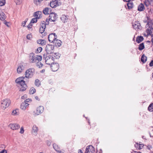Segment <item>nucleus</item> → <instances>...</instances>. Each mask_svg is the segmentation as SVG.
I'll return each mask as SVG.
<instances>
[{
    "label": "nucleus",
    "mask_w": 153,
    "mask_h": 153,
    "mask_svg": "<svg viewBox=\"0 0 153 153\" xmlns=\"http://www.w3.org/2000/svg\"><path fill=\"white\" fill-rule=\"evenodd\" d=\"M5 4V0H0V6L4 5Z\"/></svg>",
    "instance_id": "obj_38"
},
{
    "label": "nucleus",
    "mask_w": 153,
    "mask_h": 153,
    "mask_svg": "<svg viewBox=\"0 0 153 153\" xmlns=\"http://www.w3.org/2000/svg\"><path fill=\"white\" fill-rule=\"evenodd\" d=\"M142 28V27L138 21H137L134 22V29H137L138 30H141Z\"/></svg>",
    "instance_id": "obj_16"
},
{
    "label": "nucleus",
    "mask_w": 153,
    "mask_h": 153,
    "mask_svg": "<svg viewBox=\"0 0 153 153\" xmlns=\"http://www.w3.org/2000/svg\"><path fill=\"white\" fill-rule=\"evenodd\" d=\"M42 12L40 11H38L34 13V16L37 19H39L41 17Z\"/></svg>",
    "instance_id": "obj_21"
},
{
    "label": "nucleus",
    "mask_w": 153,
    "mask_h": 153,
    "mask_svg": "<svg viewBox=\"0 0 153 153\" xmlns=\"http://www.w3.org/2000/svg\"><path fill=\"white\" fill-rule=\"evenodd\" d=\"M36 66L39 68H40L42 67L43 64L41 62L38 61L36 63Z\"/></svg>",
    "instance_id": "obj_37"
},
{
    "label": "nucleus",
    "mask_w": 153,
    "mask_h": 153,
    "mask_svg": "<svg viewBox=\"0 0 153 153\" xmlns=\"http://www.w3.org/2000/svg\"><path fill=\"white\" fill-rule=\"evenodd\" d=\"M78 153H83L82 150L81 149L79 150Z\"/></svg>",
    "instance_id": "obj_59"
},
{
    "label": "nucleus",
    "mask_w": 153,
    "mask_h": 153,
    "mask_svg": "<svg viewBox=\"0 0 153 153\" xmlns=\"http://www.w3.org/2000/svg\"><path fill=\"white\" fill-rule=\"evenodd\" d=\"M144 4L146 7H148L149 5L153 6V0H146L144 1Z\"/></svg>",
    "instance_id": "obj_18"
},
{
    "label": "nucleus",
    "mask_w": 153,
    "mask_h": 153,
    "mask_svg": "<svg viewBox=\"0 0 153 153\" xmlns=\"http://www.w3.org/2000/svg\"><path fill=\"white\" fill-rule=\"evenodd\" d=\"M38 130V127L36 125H34L33 127L32 133L35 135H36L37 134Z\"/></svg>",
    "instance_id": "obj_17"
},
{
    "label": "nucleus",
    "mask_w": 153,
    "mask_h": 153,
    "mask_svg": "<svg viewBox=\"0 0 153 153\" xmlns=\"http://www.w3.org/2000/svg\"><path fill=\"white\" fill-rule=\"evenodd\" d=\"M24 128L23 127H22L21 128L19 132L21 134H23L24 133Z\"/></svg>",
    "instance_id": "obj_44"
},
{
    "label": "nucleus",
    "mask_w": 153,
    "mask_h": 153,
    "mask_svg": "<svg viewBox=\"0 0 153 153\" xmlns=\"http://www.w3.org/2000/svg\"><path fill=\"white\" fill-rule=\"evenodd\" d=\"M35 85L37 86H39L40 85V83L39 80L38 79H36L35 81Z\"/></svg>",
    "instance_id": "obj_36"
},
{
    "label": "nucleus",
    "mask_w": 153,
    "mask_h": 153,
    "mask_svg": "<svg viewBox=\"0 0 153 153\" xmlns=\"http://www.w3.org/2000/svg\"><path fill=\"white\" fill-rule=\"evenodd\" d=\"M46 143L47 145L48 146H50L51 144V142L49 140H47L46 141Z\"/></svg>",
    "instance_id": "obj_45"
},
{
    "label": "nucleus",
    "mask_w": 153,
    "mask_h": 153,
    "mask_svg": "<svg viewBox=\"0 0 153 153\" xmlns=\"http://www.w3.org/2000/svg\"><path fill=\"white\" fill-rule=\"evenodd\" d=\"M6 17V16L3 12H0V20L3 21L5 19Z\"/></svg>",
    "instance_id": "obj_27"
},
{
    "label": "nucleus",
    "mask_w": 153,
    "mask_h": 153,
    "mask_svg": "<svg viewBox=\"0 0 153 153\" xmlns=\"http://www.w3.org/2000/svg\"><path fill=\"white\" fill-rule=\"evenodd\" d=\"M148 110L150 111H153V103H151L149 106Z\"/></svg>",
    "instance_id": "obj_32"
},
{
    "label": "nucleus",
    "mask_w": 153,
    "mask_h": 153,
    "mask_svg": "<svg viewBox=\"0 0 153 153\" xmlns=\"http://www.w3.org/2000/svg\"><path fill=\"white\" fill-rule=\"evenodd\" d=\"M30 101V99H26L25 100L24 102H26V103H27L29 102Z\"/></svg>",
    "instance_id": "obj_55"
},
{
    "label": "nucleus",
    "mask_w": 153,
    "mask_h": 153,
    "mask_svg": "<svg viewBox=\"0 0 153 153\" xmlns=\"http://www.w3.org/2000/svg\"><path fill=\"white\" fill-rule=\"evenodd\" d=\"M0 153H7V152L6 150L3 149L0 152Z\"/></svg>",
    "instance_id": "obj_52"
},
{
    "label": "nucleus",
    "mask_w": 153,
    "mask_h": 153,
    "mask_svg": "<svg viewBox=\"0 0 153 153\" xmlns=\"http://www.w3.org/2000/svg\"><path fill=\"white\" fill-rule=\"evenodd\" d=\"M8 126L11 129L13 130H17L20 127V126L18 124L16 123H10L9 125Z\"/></svg>",
    "instance_id": "obj_13"
},
{
    "label": "nucleus",
    "mask_w": 153,
    "mask_h": 153,
    "mask_svg": "<svg viewBox=\"0 0 153 153\" xmlns=\"http://www.w3.org/2000/svg\"><path fill=\"white\" fill-rule=\"evenodd\" d=\"M26 21L23 22L22 23V25L23 26H24L26 24Z\"/></svg>",
    "instance_id": "obj_56"
},
{
    "label": "nucleus",
    "mask_w": 153,
    "mask_h": 153,
    "mask_svg": "<svg viewBox=\"0 0 153 153\" xmlns=\"http://www.w3.org/2000/svg\"><path fill=\"white\" fill-rule=\"evenodd\" d=\"M37 43L39 44L43 45L46 44V42L44 40L39 39L37 41Z\"/></svg>",
    "instance_id": "obj_28"
},
{
    "label": "nucleus",
    "mask_w": 153,
    "mask_h": 153,
    "mask_svg": "<svg viewBox=\"0 0 153 153\" xmlns=\"http://www.w3.org/2000/svg\"><path fill=\"white\" fill-rule=\"evenodd\" d=\"M32 37V36L31 34H28L27 36V38L28 39H30Z\"/></svg>",
    "instance_id": "obj_46"
},
{
    "label": "nucleus",
    "mask_w": 153,
    "mask_h": 153,
    "mask_svg": "<svg viewBox=\"0 0 153 153\" xmlns=\"http://www.w3.org/2000/svg\"><path fill=\"white\" fill-rule=\"evenodd\" d=\"M54 54L56 56H54L56 57V59H58L59 58L60 56L59 55L58 53H55Z\"/></svg>",
    "instance_id": "obj_49"
},
{
    "label": "nucleus",
    "mask_w": 153,
    "mask_h": 153,
    "mask_svg": "<svg viewBox=\"0 0 153 153\" xmlns=\"http://www.w3.org/2000/svg\"><path fill=\"white\" fill-rule=\"evenodd\" d=\"M99 153H102V149H100V151L99 152Z\"/></svg>",
    "instance_id": "obj_62"
},
{
    "label": "nucleus",
    "mask_w": 153,
    "mask_h": 153,
    "mask_svg": "<svg viewBox=\"0 0 153 153\" xmlns=\"http://www.w3.org/2000/svg\"><path fill=\"white\" fill-rule=\"evenodd\" d=\"M38 153H43V152H39Z\"/></svg>",
    "instance_id": "obj_64"
},
{
    "label": "nucleus",
    "mask_w": 153,
    "mask_h": 153,
    "mask_svg": "<svg viewBox=\"0 0 153 153\" xmlns=\"http://www.w3.org/2000/svg\"><path fill=\"white\" fill-rule=\"evenodd\" d=\"M11 103V101L9 99H5L2 101L1 107L2 109L4 110L8 107Z\"/></svg>",
    "instance_id": "obj_6"
},
{
    "label": "nucleus",
    "mask_w": 153,
    "mask_h": 153,
    "mask_svg": "<svg viewBox=\"0 0 153 153\" xmlns=\"http://www.w3.org/2000/svg\"><path fill=\"white\" fill-rule=\"evenodd\" d=\"M35 99H36V100H39V98L37 96H36L35 97Z\"/></svg>",
    "instance_id": "obj_57"
},
{
    "label": "nucleus",
    "mask_w": 153,
    "mask_h": 153,
    "mask_svg": "<svg viewBox=\"0 0 153 153\" xmlns=\"http://www.w3.org/2000/svg\"><path fill=\"white\" fill-rule=\"evenodd\" d=\"M68 16L65 15H62L60 18L61 20L63 23H65L67 22L68 20Z\"/></svg>",
    "instance_id": "obj_19"
},
{
    "label": "nucleus",
    "mask_w": 153,
    "mask_h": 153,
    "mask_svg": "<svg viewBox=\"0 0 153 153\" xmlns=\"http://www.w3.org/2000/svg\"><path fill=\"white\" fill-rule=\"evenodd\" d=\"M43 0H34V4L37 5L38 4L40 3Z\"/></svg>",
    "instance_id": "obj_39"
},
{
    "label": "nucleus",
    "mask_w": 153,
    "mask_h": 153,
    "mask_svg": "<svg viewBox=\"0 0 153 153\" xmlns=\"http://www.w3.org/2000/svg\"><path fill=\"white\" fill-rule=\"evenodd\" d=\"M60 3H58V1L57 0H55L52 1L50 3V6L52 8H54L59 6V5Z\"/></svg>",
    "instance_id": "obj_14"
},
{
    "label": "nucleus",
    "mask_w": 153,
    "mask_h": 153,
    "mask_svg": "<svg viewBox=\"0 0 153 153\" xmlns=\"http://www.w3.org/2000/svg\"><path fill=\"white\" fill-rule=\"evenodd\" d=\"M51 67L53 71H56L59 69V65L57 63H53L51 64Z\"/></svg>",
    "instance_id": "obj_12"
},
{
    "label": "nucleus",
    "mask_w": 153,
    "mask_h": 153,
    "mask_svg": "<svg viewBox=\"0 0 153 153\" xmlns=\"http://www.w3.org/2000/svg\"><path fill=\"white\" fill-rule=\"evenodd\" d=\"M25 77H21L16 79L15 80L16 83L20 85V90L21 91H25L27 88V86L24 80Z\"/></svg>",
    "instance_id": "obj_2"
},
{
    "label": "nucleus",
    "mask_w": 153,
    "mask_h": 153,
    "mask_svg": "<svg viewBox=\"0 0 153 153\" xmlns=\"http://www.w3.org/2000/svg\"><path fill=\"white\" fill-rule=\"evenodd\" d=\"M26 97V95H24L23 96H22V99H24Z\"/></svg>",
    "instance_id": "obj_58"
},
{
    "label": "nucleus",
    "mask_w": 153,
    "mask_h": 153,
    "mask_svg": "<svg viewBox=\"0 0 153 153\" xmlns=\"http://www.w3.org/2000/svg\"><path fill=\"white\" fill-rule=\"evenodd\" d=\"M42 50V48L41 47H38L37 49V51L39 53Z\"/></svg>",
    "instance_id": "obj_48"
},
{
    "label": "nucleus",
    "mask_w": 153,
    "mask_h": 153,
    "mask_svg": "<svg viewBox=\"0 0 153 153\" xmlns=\"http://www.w3.org/2000/svg\"><path fill=\"white\" fill-rule=\"evenodd\" d=\"M51 11V9L47 7L44 9L43 12L45 15H47L50 14Z\"/></svg>",
    "instance_id": "obj_24"
},
{
    "label": "nucleus",
    "mask_w": 153,
    "mask_h": 153,
    "mask_svg": "<svg viewBox=\"0 0 153 153\" xmlns=\"http://www.w3.org/2000/svg\"><path fill=\"white\" fill-rule=\"evenodd\" d=\"M147 57L144 54H143L141 56V59L142 62L143 63H145L147 61Z\"/></svg>",
    "instance_id": "obj_30"
},
{
    "label": "nucleus",
    "mask_w": 153,
    "mask_h": 153,
    "mask_svg": "<svg viewBox=\"0 0 153 153\" xmlns=\"http://www.w3.org/2000/svg\"><path fill=\"white\" fill-rule=\"evenodd\" d=\"M36 91V89L33 87H32L30 90L29 93L30 94H33Z\"/></svg>",
    "instance_id": "obj_33"
},
{
    "label": "nucleus",
    "mask_w": 153,
    "mask_h": 153,
    "mask_svg": "<svg viewBox=\"0 0 153 153\" xmlns=\"http://www.w3.org/2000/svg\"><path fill=\"white\" fill-rule=\"evenodd\" d=\"M45 71V69H43L42 70V72H44V71Z\"/></svg>",
    "instance_id": "obj_63"
},
{
    "label": "nucleus",
    "mask_w": 153,
    "mask_h": 153,
    "mask_svg": "<svg viewBox=\"0 0 153 153\" xmlns=\"http://www.w3.org/2000/svg\"><path fill=\"white\" fill-rule=\"evenodd\" d=\"M124 1L128 2L130 0H123Z\"/></svg>",
    "instance_id": "obj_61"
},
{
    "label": "nucleus",
    "mask_w": 153,
    "mask_h": 153,
    "mask_svg": "<svg viewBox=\"0 0 153 153\" xmlns=\"http://www.w3.org/2000/svg\"><path fill=\"white\" fill-rule=\"evenodd\" d=\"M94 148L92 145H90L87 147L85 153H94Z\"/></svg>",
    "instance_id": "obj_11"
},
{
    "label": "nucleus",
    "mask_w": 153,
    "mask_h": 153,
    "mask_svg": "<svg viewBox=\"0 0 153 153\" xmlns=\"http://www.w3.org/2000/svg\"><path fill=\"white\" fill-rule=\"evenodd\" d=\"M148 21L147 22V24L146 26L147 28L146 30L147 34V36L150 35L152 37L151 42H153V21L149 19L148 17H147Z\"/></svg>",
    "instance_id": "obj_1"
},
{
    "label": "nucleus",
    "mask_w": 153,
    "mask_h": 153,
    "mask_svg": "<svg viewBox=\"0 0 153 153\" xmlns=\"http://www.w3.org/2000/svg\"><path fill=\"white\" fill-rule=\"evenodd\" d=\"M153 66V60H152L149 63V66L152 67Z\"/></svg>",
    "instance_id": "obj_54"
},
{
    "label": "nucleus",
    "mask_w": 153,
    "mask_h": 153,
    "mask_svg": "<svg viewBox=\"0 0 153 153\" xmlns=\"http://www.w3.org/2000/svg\"><path fill=\"white\" fill-rule=\"evenodd\" d=\"M45 30V29L40 27L39 30V32L40 33H43L44 32Z\"/></svg>",
    "instance_id": "obj_42"
},
{
    "label": "nucleus",
    "mask_w": 153,
    "mask_h": 153,
    "mask_svg": "<svg viewBox=\"0 0 153 153\" xmlns=\"http://www.w3.org/2000/svg\"><path fill=\"white\" fill-rule=\"evenodd\" d=\"M147 148L148 149L150 150V149L152 148V146L151 145H148L147 146Z\"/></svg>",
    "instance_id": "obj_53"
},
{
    "label": "nucleus",
    "mask_w": 153,
    "mask_h": 153,
    "mask_svg": "<svg viewBox=\"0 0 153 153\" xmlns=\"http://www.w3.org/2000/svg\"><path fill=\"white\" fill-rule=\"evenodd\" d=\"M43 59L45 60V62L46 64L50 65L53 63L54 58L52 56H47L46 55L44 54Z\"/></svg>",
    "instance_id": "obj_4"
},
{
    "label": "nucleus",
    "mask_w": 153,
    "mask_h": 153,
    "mask_svg": "<svg viewBox=\"0 0 153 153\" xmlns=\"http://www.w3.org/2000/svg\"><path fill=\"white\" fill-rule=\"evenodd\" d=\"M145 48V46L143 43H142L140 44L139 45L138 49L140 51H141Z\"/></svg>",
    "instance_id": "obj_31"
},
{
    "label": "nucleus",
    "mask_w": 153,
    "mask_h": 153,
    "mask_svg": "<svg viewBox=\"0 0 153 153\" xmlns=\"http://www.w3.org/2000/svg\"><path fill=\"white\" fill-rule=\"evenodd\" d=\"M46 25H47L45 24V22L43 21L41 24L40 27L45 29Z\"/></svg>",
    "instance_id": "obj_35"
},
{
    "label": "nucleus",
    "mask_w": 153,
    "mask_h": 153,
    "mask_svg": "<svg viewBox=\"0 0 153 153\" xmlns=\"http://www.w3.org/2000/svg\"><path fill=\"white\" fill-rule=\"evenodd\" d=\"M4 24L6 25H7V26H8V22H6V21H4Z\"/></svg>",
    "instance_id": "obj_60"
},
{
    "label": "nucleus",
    "mask_w": 153,
    "mask_h": 153,
    "mask_svg": "<svg viewBox=\"0 0 153 153\" xmlns=\"http://www.w3.org/2000/svg\"><path fill=\"white\" fill-rule=\"evenodd\" d=\"M57 38V36L55 33H51L48 36V40L51 43H53L54 42Z\"/></svg>",
    "instance_id": "obj_9"
},
{
    "label": "nucleus",
    "mask_w": 153,
    "mask_h": 153,
    "mask_svg": "<svg viewBox=\"0 0 153 153\" xmlns=\"http://www.w3.org/2000/svg\"><path fill=\"white\" fill-rule=\"evenodd\" d=\"M61 42L60 40L57 39L55 40L54 42H53V43L55 44V46L56 47H60L61 45Z\"/></svg>",
    "instance_id": "obj_26"
},
{
    "label": "nucleus",
    "mask_w": 153,
    "mask_h": 153,
    "mask_svg": "<svg viewBox=\"0 0 153 153\" xmlns=\"http://www.w3.org/2000/svg\"><path fill=\"white\" fill-rule=\"evenodd\" d=\"M145 9V7L143 4L141 3L138 7L137 10L140 11H143Z\"/></svg>",
    "instance_id": "obj_22"
},
{
    "label": "nucleus",
    "mask_w": 153,
    "mask_h": 153,
    "mask_svg": "<svg viewBox=\"0 0 153 153\" xmlns=\"http://www.w3.org/2000/svg\"><path fill=\"white\" fill-rule=\"evenodd\" d=\"M35 69L33 68H30L27 70L25 72V77L27 78H32L35 74Z\"/></svg>",
    "instance_id": "obj_5"
},
{
    "label": "nucleus",
    "mask_w": 153,
    "mask_h": 153,
    "mask_svg": "<svg viewBox=\"0 0 153 153\" xmlns=\"http://www.w3.org/2000/svg\"><path fill=\"white\" fill-rule=\"evenodd\" d=\"M32 23L30 22V24L27 26V27L29 29H30L32 28Z\"/></svg>",
    "instance_id": "obj_47"
},
{
    "label": "nucleus",
    "mask_w": 153,
    "mask_h": 153,
    "mask_svg": "<svg viewBox=\"0 0 153 153\" xmlns=\"http://www.w3.org/2000/svg\"><path fill=\"white\" fill-rule=\"evenodd\" d=\"M135 147L137 149L140 150L139 149V144L138 143H136V144L134 145Z\"/></svg>",
    "instance_id": "obj_43"
},
{
    "label": "nucleus",
    "mask_w": 153,
    "mask_h": 153,
    "mask_svg": "<svg viewBox=\"0 0 153 153\" xmlns=\"http://www.w3.org/2000/svg\"><path fill=\"white\" fill-rule=\"evenodd\" d=\"M139 149H142V148L143 147V146L144 145L143 144H140L139 143Z\"/></svg>",
    "instance_id": "obj_51"
},
{
    "label": "nucleus",
    "mask_w": 153,
    "mask_h": 153,
    "mask_svg": "<svg viewBox=\"0 0 153 153\" xmlns=\"http://www.w3.org/2000/svg\"><path fill=\"white\" fill-rule=\"evenodd\" d=\"M29 59L30 63H33L35 62L36 60L39 62L41 61L42 56L39 55H37L35 56L34 53H31L29 54Z\"/></svg>",
    "instance_id": "obj_3"
},
{
    "label": "nucleus",
    "mask_w": 153,
    "mask_h": 153,
    "mask_svg": "<svg viewBox=\"0 0 153 153\" xmlns=\"http://www.w3.org/2000/svg\"><path fill=\"white\" fill-rule=\"evenodd\" d=\"M29 104L26 102H22L20 105V108L21 109L25 110L28 107Z\"/></svg>",
    "instance_id": "obj_15"
},
{
    "label": "nucleus",
    "mask_w": 153,
    "mask_h": 153,
    "mask_svg": "<svg viewBox=\"0 0 153 153\" xmlns=\"http://www.w3.org/2000/svg\"><path fill=\"white\" fill-rule=\"evenodd\" d=\"M22 0H14L16 4H19L22 2Z\"/></svg>",
    "instance_id": "obj_41"
},
{
    "label": "nucleus",
    "mask_w": 153,
    "mask_h": 153,
    "mask_svg": "<svg viewBox=\"0 0 153 153\" xmlns=\"http://www.w3.org/2000/svg\"><path fill=\"white\" fill-rule=\"evenodd\" d=\"M45 51L48 54H51L54 51V46L52 45H47L45 48Z\"/></svg>",
    "instance_id": "obj_7"
},
{
    "label": "nucleus",
    "mask_w": 153,
    "mask_h": 153,
    "mask_svg": "<svg viewBox=\"0 0 153 153\" xmlns=\"http://www.w3.org/2000/svg\"><path fill=\"white\" fill-rule=\"evenodd\" d=\"M57 16V14L55 13H51L49 17L50 21L53 22L55 21L58 18Z\"/></svg>",
    "instance_id": "obj_10"
},
{
    "label": "nucleus",
    "mask_w": 153,
    "mask_h": 153,
    "mask_svg": "<svg viewBox=\"0 0 153 153\" xmlns=\"http://www.w3.org/2000/svg\"><path fill=\"white\" fill-rule=\"evenodd\" d=\"M44 107L42 106H39L33 112V115L36 116L42 113L44 111Z\"/></svg>",
    "instance_id": "obj_8"
},
{
    "label": "nucleus",
    "mask_w": 153,
    "mask_h": 153,
    "mask_svg": "<svg viewBox=\"0 0 153 153\" xmlns=\"http://www.w3.org/2000/svg\"><path fill=\"white\" fill-rule=\"evenodd\" d=\"M128 3L127 4L128 8L129 9L132 8L133 7V2L130 1L128 2Z\"/></svg>",
    "instance_id": "obj_29"
},
{
    "label": "nucleus",
    "mask_w": 153,
    "mask_h": 153,
    "mask_svg": "<svg viewBox=\"0 0 153 153\" xmlns=\"http://www.w3.org/2000/svg\"><path fill=\"white\" fill-rule=\"evenodd\" d=\"M36 17L35 18H33L30 21V22L32 23H36L37 22V19Z\"/></svg>",
    "instance_id": "obj_40"
},
{
    "label": "nucleus",
    "mask_w": 153,
    "mask_h": 153,
    "mask_svg": "<svg viewBox=\"0 0 153 153\" xmlns=\"http://www.w3.org/2000/svg\"><path fill=\"white\" fill-rule=\"evenodd\" d=\"M49 21H50V20H49V19H46V20H45V24H46L47 25H48L49 23Z\"/></svg>",
    "instance_id": "obj_50"
},
{
    "label": "nucleus",
    "mask_w": 153,
    "mask_h": 153,
    "mask_svg": "<svg viewBox=\"0 0 153 153\" xmlns=\"http://www.w3.org/2000/svg\"><path fill=\"white\" fill-rule=\"evenodd\" d=\"M53 147L55 150L58 153H59V152L61 151V150H60V147L56 144H53Z\"/></svg>",
    "instance_id": "obj_23"
},
{
    "label": "nucleus",
    "mask_w": 153,
    "mask_h": 153,
    "mask_svg": "<svg viewBox=\"0 0 153 153\" xmlns=\"http://www.w3.org/2000/svg\"><path fill=\"white\" fill-rule=\"evenodd\" d=\"M12 114L13 115H17L19 114V110L18 109H16L13 110L12 113Z\"/></svg>",
    "instance_id": "obj_34"
},
{
    "label": "nucleus",
    "mask_w": 153,
    "mask_h": 153,
    "mask_svg": "<svg viewBox=\"0 0 153 153\" xmlns=\"http://www.w3.org/2000/svg\"><path fill=\"white\" fill-rule=\"evenodd\" d=\"M144 38L143 36H138L136 38V41L138 43H140L143 40Z\"/></svg>",
    "instance_id": "obj_25"
},
{
    "label": "nucleus",
    "mask_w": 153,
    "mask_h": 153,
    "mask_svg": "<svg viewBox=\"0 0 153 153\" xmlns=\"http://www.w3.org/2000/svg\"><path fill=\"white\" fill-rule=\"evenodd\" d=\"M24 67L23 65H19L17 69V72L18 74L21 73L24 70Z\"/></svg>",
    "instance_id": "obj_20"
}]
</instances>
